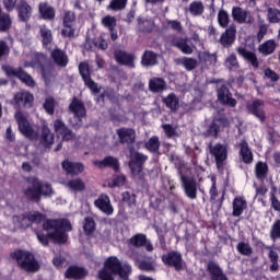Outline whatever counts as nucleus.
I'll return each instance as SVG.
<instances>
[{"label": "nucleus", "instance_id": "obj_1", "mask_svg": "<svg viewBox=\"0 0 280 280\" xmlns=\"http://www.w3.org/2000/svg\"><path fill=\"white\" fill-rule=\"evenodd\" d=\"M44 231H52L48 234L43 232L37 233V240L44 246H49V240L55 244H67L69 242L70 231H73L71 221L69 219H46L43 223Z\"/></svg>", "mask_w": 280, "mask_h": 280}, {"label": "nucleus", "instance_id": "obj_2", "mask_svg": "<svg viewBox=\"0 0 280 280\" xmlns=\"http://www.w3.org/2000/svg\"><path fill=\"white\" fill-rule=\"evenodd\" d=\"M25 183L27 187L23 191L24 198L27 202H35V205H40V200L44 198H49L54 194V188L51 184L43 182V179L36 176L25 177Z\"/></svg>", "mask_w": 280, "mask_h": 280}, {"label": "nucleus", "instance_id": "obj_3", "mask_svg": "<svg viewBox=\"0 0 280 280\" xmlns=\"http://www.w3.org/2000/svg\"><path fill=\"white\" fill-rule=\"evenodd\" d=\"M131 273L132 267L130 265L121 264V260L117 256H109L104 261L103 268L98 271V279L115 280V277H119L122 280H128Z\"/></svg>", "mask_w": 280, "mask_h": 280}, {"label": "nucleus", "instance_id": "obj_4", "mask_svg": "<svg viewBox=\"0 0 280 280\" xmlns=\"http://www.w3.org/2000/svg\"><path fill=\"white\" fill-rule=\"evenodd\" d=\"M10 257L16 260L19 268L24 272H38L40 270V264L30 250L15 249L10 254Z\"/></svg>", "mask_w": 280, "mask_h": 280}, {"label": "nucleus", "instance_id": "obj_5", "mask_svg": "<svg viewBox=\"0 0 280 280\" xmlns=\"http://www.w3.org/2000/svg\"><path fill=\"white\" fill-rule=\"evenodd\" d=\"M2 71L5 73L7 78H16L26 86H31V89L36 86V81H34V78H32V75L21 67L14 68L10 65H4L2 66Z\"/></svg>", "mask_w": 280, "mask_h": 280}, {"label": "nucleus", "instance_id": "obj_6", "mask_svg": "<svg viewBox=\"0 0 280 280\" xmlns=\"http://www.w3.org/2000/svg\"><path fill=\"white\" fill-rule=\"evenodd\" d=\"M145 161H148V155L140 153V152H133L130 155L129 160V168L132 174V176H137L139 180H143L145 178V173H143V165H145Z\"/></svg>", "mask_w": 280, "mask_h": 280}, {"label": "nucleus", "instance_id": "obj_7", "mask_svg": "<svg viewBox=\"0 0 280 280\" xmlns=\"http://www.w3.org/2000/svg\"><path fill=\"white\" fill-rule=\"evenodd\" d=\"M79 74L81 75L84 86H86L92 95H97L102 91V88L91 78V67L89 62L82 61L79 63Z\"/></svg>", "mask_w": 280, "mask_h": 280}, {"label": "nucleus", "instance_id": "obj_8", "mask_svg": "<svg viewBox=\"0 0 280 280\" xmlns=\"http://www.w3.org/2000/svg\"><path fill=\"white\" fill-rule=\"evenodd\" d=\"M178 176L180 178L185 196H187L189 200H196V198H198V182H196V178L183 174L180 168L178 170Z\"/></svg>", "mask_w": 280, "mask_h": 280}, {"label": "nucleus", "instance_id": "obj_9", "mask_svg": "<svg viewBox=\"0 0 280 280\" xmlns=\"http://www.w3.org/2000/svg\"><path fill=\"white\" fill-rule=\"evenodd\" d=\"M162 262L168 268H174L176 272H180L185 266V260H183V254L178 250H171L162 255Z\"/></svg>", "mask_w": 280, "mask_h": 280}, {"label": "nucleus", "instance_id": "obj_10", "mask_svg": "<svg viewBox=\"0 0 280 280\" xmlns=\"http://www.w3.org/2000/svg\"><path fill=\"white\" fill-rule=\"evenodd\" d=\"M15 119L18 121V128L21 135L26 137V139H31V141H34V139H38V132L32 128V125H30V120H27V117L23 115L22 113L15 115Z\"/></svg>", "mask_w": 280, "mask_h": 280}, {"label": "nucleus", "instance_id": "obj_11", "mask_svg": "<svg viewBox=\"0 0 280 280\" xmlns=\"http://www.w3.org/2000/svg\"><path fill=\"white\" fill-rule=\"evenodd\" d=\"M266 106V102L260 98H256L247 102L246 110L249 115H254L261 124L266 121V110L264 109Z\"/></svg>", "mask_w": 280, "mask_h": 280}, {"label": "nucleus", "instance_id": "obj_12", "mask_svg": "<svg viewBox=\"0 0 280 280\" xmlns=\"http://www.w3.org/2000/svg\"><path fill=\"white\" fill-rule=\"evenodd\" d=\"M209 150L210 154L214 158L217 170H222V167H224V161L229 159L226 145L222 143L210 144Z\"/></svg>", "mask_w": 280, "mask_h": 280}, {"label": "nucleus", "instance_id": "obj_13", "mask_svg": "<svg viewBox=\"0 0 280 280\" xmlns=\"http://www.w3.org/2000/svg\"><path fill=\"white\" fill-rule=\"evenodd\" d=\"M13 102L16 108H32L34 106V94L27 90H22L14 94Z\"/></svg>", "mask_w": 280, "mask_h": 280}, {"label": "nucleus", "instance_id": "obj_14", "mask_svg": "<svg viewBox=\"0 0 280 280\" xmlns=\"http://www.w3.org/2000/svg\"><path fill=\"white\" fill-rule=\"evenodd\" d=\"M217 97L222 106H230L235 108L237 106V100L233 98L231 90L224 84H222L217 91Z\"/></svg>", "mask_w": 280, "mask_h": 280}, {"label": "nucleus", "instance_id": "obj_15", "mask_svg": "<svg viewBox=\"0 0 280 280\" xmlns=\"http://www.w3.org/2000/svg\"><path fill=\"white\" fill-rule=\"evenodd\" d=\"M254 246H256L257 248H266L267 250H269L268 259L271 264L269 266V270L270 272H279V253L271 249L270 246L264 244V241L261 240H256Z\"/></svg>", "mask_w": 280, "mask_h": 280}, {"label": "nucleus", "instance_id": "obj_16", "mask_svg": "<svg viewBox=\"0 0 280 280\" xmlns=\"http://www.w3.org/2000/svg\"><path fill=\"white\" fill-rule=\"evenodd\" d=\"M54 128L57 137H61L62 141H73L75 133L71 130L62 119H56L54 121Z\"/></svg>", "mask_w": 280, "mask_h": 280}, {"label": "nucleus", "instance_id": "obj_17", "mask_svg": "<svg viewBox=\"0 0 280 280\" xmlns=\"http://www.w3.org/2000/svg\"><path fill=\"white\" fill-rule=\"evenodd\" d=\"M237 40V26L231 24L220 36L219 43L222 47H233Z\"/></svg>", "mask_w": 280, "mask_h": 280}, {"label": "nucleus", "instance_id": "obj_18", "mask_svg": "<svg viewBox=\"0 0 280 280\" xmlns=\"http://www.w3.org/2000/svg\"><path fill=\"white\" fill-rule=\"evenodd\" d=\"M69 110L77 117L79 126H82V119L86 117V106H84V102L74 96L69 105Z\"/></svg>", "mask_w": 280, "mask_h": 280}, {"label": "nucleus", "instance_id": "obj_19", "mask_svg": "<svg viewBox=\"0 0 280 280\" xmlns=\"http://www.w3.org/2000/svg\"><path fill=\"white\" fill-rule=\"evenodd\" d=\"M129 244L131 246H135V248H145L148 253H152L154 250V246L152 245V242L148 240V235L143 233H137L133 236L129 238Z\"/></svg>", "mask_w": 280, "mask_h": 280}, {"label": "nucleus", "instance_id": "obj_20", "mask_svg": "<svg viewBox=\"0 0 280 280\" xmlns=\"http://www.w3.org/2000/svg\"><path fill=\"white\" fill-rule=\"evenodd\" d=\"M50 58L56 67L59 69H66L69 66V55L67 51L56 47L50 51Z\"/></svg>", "mask_w": 280, "mask_h": 280}, {"label": "nucleus", "instance_id": "obj_21", "mask_svg": "<svg viewBox=\"0 0 280 280\" xmlns=\"http://www.w3.org/2000/svg\"><path fill=\"white\" fill-rule=\"evenodd\" d=\"M114 58L117 65L129 67V69H135V55L128 54L126 50L116 49L114 50Z\"/></svg>", "mask_w": 280, "mask_h": 280}, {"label": "nucleus", "instance_id": "obj_22", "mask_svg": "<svg viewBox=\"0 0 280 280\" xmlns=\"http://www.w3.org/2000/svg\"><path fill=\"white\" fill-rule=\"evenodd\" d=\"M116 135L118 136L119 143L122 145L127 143V145H132L137 140V132L132 128L121 127L116 130Z\"/></svg>", "mask_w": 280, "mask_h": 280}, {"label": "nucleus", "instance_id": "obj_23", "mask_svg": "<svg viewBox=\"0 0 280 280\" xmlns=\"http://www.w3.org/2000/svg\"><path fill=\"white\" fill-rule=\"evenodd\" d=\"M171 47H176L182 54H186L187 56H190V54H194V48L189 46L187 43V37H180L177 35H173L170 39Z\"/></svg>", "mask_w": 280, "mask_h": 280}, {"label": "nucleus", "instance_id": "obj_24", "mask_svg": "<svg viewBox=\"0 0 280 280\" xmlns=\"http://www.w3.org/2000/svg\"><path fill=\"white\" fill-rule=\"evenodd\" d=\"M94 206L106 215H113V213H115V209L110 203V197H108L106 194L100 195L98 198L94 201Z\"/></svg>", "mask_w": 280, "mask_h": 280}, {"label": "nucleus", "instance_id": "obj_25", "mask_svg": "<svg viewBox=\"0 0 280 280\" xmlns=\"http://www.w3.org/2000/svg\"><path fill=\"white\" fill-rule=\"evenodd\" d=\"M236 52L238 56H241V58L249 62L253 69H259V59L257 58V54H255V51L248 50L246 46H240L236 48Z\"/></svg>", "mask_w": 280, "mask_h": 280}, {"label": "nucleus", "instance_id": "obj_26", "mask_svg": "<svg viewBox=\"0 0 280 280\" xmlns=\"http://www.w3.org/2000/svg\"><path fill=\"white\" fill-rule=\"evenodd\" d=\"M16 12H18L19 21H21L22 23H27V21L32 19L33 9H32V5L27 3V1L21 0L16 4Z\"/></svg>", "mask_w": 280, "mask_h": 280}, {"label": "nucleus", "instance_id": "obj_27", "mask_svg": "<svg viewBox=\"0 0 280 280\" xmlns=\"http://www.w3.org/2000/svg\"><path fill=\"white\" fill-rule=\"evenodd\" d=\"M38 14L43 21H56V8L51 7L49 2H39Z\"/></svg>", "mask_w": 280, "mask_h": 280}, {"label": "nucleus", "instance_id": "obj_28", "mask_svg": "<svg viewBox=\"0 0 280 280\" xmlns=\"http://www.w3.org/2000/svg\"><path fill=\"white\" fill-rule=\"evenodd\" d=\"M248 209V201L242 196H237L232 201V215L233 218H240Z\"/></svg>", "mask_w": 280, "mask_h": 280}, {"label": "nucleus", "instance_id": "obj_29", "mask_svg": "<svg viewBox=\"0 0 280 280\" xmlns=\"http://www.w3.org/2000/svg\"><path fill=\"white\" fill-rule=\"evenodd\" d=\"M89 271L84 267L71 265L67 268L65 272L66 279L80 280L88 277Z\"/></svg>", "mask_w": 280, "mask_h": 280}, {"label": "nucleus", "instance_id": "obj_30", "mask_svg": "<svg viewBox=\"0 0 280 280\" xmlns=\"http://www.w3.org/2000/svg\"><path fill=\"white\" fill-rule=\"evenodd\" d=\"M39 143L45 150H51L54 145V133L47 125H43L39 136Z\"/></svg>", "mask_w": 280, "mask_h": 280}, {"label": "nucleus", "instance_id": "obj_31", "mask_svg": "<svg viewBox=\"0 0 280 280\" xmlns=\"http://www.w3.org/2000/svg\"><path fill=\"white\" fill-rule=\"evenodd\" d=\"M61 165L62 170H65V172L71 176H80V174L84 172V164L81 162H71L69 160H65Z\"/></svg>", "mask_w": 280, "mask_h": 280}, {"label": "nucleus", "instance_id": "obj_32", "mask_svg": "<svg viewBox=\"0 0 280 280\" xmlns=\"http://www.w3.org/2000/svg\"><path fill=\"white\" fill-rule=\"evenodd\" d=\"M240 158L241 161L245 163V165H250L253 161H255V156L253 155V151L250 150V147L248 145V141L242 140L240 142Z\"/></svg>", "mask_w": 280, "mask_h": 280}, {"label": "nucleus", "instance_id": "obj_33", "mask_svg": "<svg viewBox=\"0 0 280 280\" xmlns=\"http://www.w3.org/2000/svg\"><path fill=\"white\" fill-rule=\"evenodd\" d=\"M94 165H96V167H100V170H104V168L108 167L109 170L119 172V159H117L113 155H107L101 161H95Z\"/></svg>", "mask_w": 280, "mask_h": 280}, {"label": "nucleus", "instance_id": "obj_34", "mask_svg": "<svg viewBox=\"0 0 280 280\" xmlns=\"http://www.w3.org/2000/svg\"><path fill=\"white\" fill-rule=\"evenodd\" d=\"M149 91L151 93H163L167 91V82L163 78H152L149 81Z\"/></svg>", "mask_w": 280, "mask_h": 280}, {"label": "nucleus", "instance_id": "obj_35", "mask_svg": "<svg viewBox=\"0 0 280 280\" xmlns=\"http://www.w3.org/2000/svg\"><path fill=\"white\" fill-rule=\"evenodd\" d=\"M162 102L166 108L171 109V113H178V109L180 108V101L174 92L167 94V96L164 97Z\"/></svg>", "mask_w": 280, "mask_h": 280}, {"label": "nucleus", "instance_id": "obj_36", "mask_svg": "<svg viewBox=\"0 0 280 280\" xmlns=\"http://www.w3.org/2000/svg\"><path fill=\"white\" fill-rule=\"evenodd\" d=\"M142 67H156L159 65V54L153 50H144L141 57Z\"/></svg>", "mask_w": 280, "mask_h": 280}, {"label": "nucleus", "instance_id": "obj_37", "mask_svg": "<svg viewBox=\"0 0 280 280\" xmlns=\"http://www.w3.org/2000/svg\"><path fill=\"white\" fill-rule=\"evenodd\" d=\"M207 269L211 276V280H229V277L224 275V271H222V268L218 264L209 261Z\"/></svg>", "mask_w": 280, "mask_h": 280}, {"label": "nucleus", "instance_id": "obj_38", "mask_svg": "<svg viewBox=\"0 0 280 280\" xmlns=\"http://www.w3.org/2000/svg\"><path fill=\"white\" fill-rule=\"evenodd\" d=\"M39 35L42 38V45L45 49L54 43V33H51V30L47 27V25H42L39 28Z\"/></svg>", "mask_w": 280, "mask_h": 280}, {"label": "nucleus", "instance_id": "obj_39", "mask_svg": "<svg viewBox=\"0 0 280 280\" xmlns=\"http://www.w3.org/2000/svg\"><path fill=\"white\" fill-rule=\"evenodd\" d=\"M277 49V42L275 39H268L258 46V51L262 56H270L275 54Z\"/></svg>", "mask_w": 280, "mask_h": 280}, {"label": "nucleus", "instance_id": "obj_40", "mask_svg": "<svg viewBox=\"0 0 280 280\" xmlns=\"http://www.w3.org/2000/svg\"><path fill=\"white\" fill-rule=\"evenodd\" d=\"M269 171L268 163L261 161L257 162L255 166V176L257 180H266Z\"/></svg>", "mask_w": 280, "mask_h": 280}, {"label": "nucleus", "instance_id": "obj_41", "mask_svg": "<svg viewBox=\"0 0 280 280\" xmlns=\"http://www.w3.org/2000/svg\"><path fill=\"white\" fill-rule=\"evenodd\" d=\"M144 148L151 152L152 154H158L159 150H161V141L158 136H152L145 143Z\"/></svg>", "mask_w": 280, "mask_h": 280}, {"label": "nucleus", "instance_id": "obj_42", "mask_svg": "<svg viewBox=\"0 0 280 280\" xmlns=\"http://www.w3.org/2000/svg\"><path fill=\"white\" fill-rule=\"evenodd\" d=\"M137 267L139 270H142V272H153L155 265L152 257H147L145 259L137 260Z\"/></svg>", "mask_w": 280, "mask_h": 280}, {"label": "nucleus", "instance_id": "obj_43", "mask_svg": "<svg viewBox=\"0 0 280 280\" xmlns=\"http://www.w3.org/2000/svg\"><path fill=\"white\" fill-rule=\"evenodd\" d=\"M12 27V18L9 13H2L0 8V32H10Z\"/></svg>", "mask_w": 280, "mask_h": 280}, {"label": "nucleus", "instance_id": "obj_44", "mask_svg": "<svg viewBox=\"0 0 280 280\" xmlns=\"http://www.w3.org/2000/svg\"><path fill=\"white\" fill-rule=\"evenodd\" d=\"M177 65H182L186 71H194L198 67V60L191 57H184L178 59Z\"/></svg>", "mask_w": 280, "mask_h": 280}, {"label": "nucleus", "instance_id": "obj_45", "mask_svg": "<svg viewBox=\"0 0 280 280\" xmlns=\"http://www.w3.org/2000/svg\"><path fill=\"white\" fill-rule=\"evenodd\" d=\"M248 16V13L240 8V7H233L232 9V19L236 21V23H244Z\"/></svg>", "mask_w": 280, "mask_h": 280}, {"label": "nucleus", "instance_id": "obj_46", "mask_svg": "<svg viewBox=\"0 0 280 280\" xmlns=\"http://www.w3.org/2000/svg\"><path fill=\"white\" fill-rule=\"evenodd\" d=\"M188 10L192 16H202L205 14V4H202V1H192Z\"/></svg>", "mask_w": 280, "mask_h": 280}, {"label": "nucleus", "instance_id": "obj_47", "mask_svg": "<svg viewBox=\"0 0 280 280\" xmlns=\"http://www.w3.org/2000/svg\"><path fill=\"white\" fill-rule=\"evenodd\" d=\"M218 121H222V118L211 121L205 132V137H214V139H218V135H220V125L218 124Z\"/></svg>", "mask_w": 280, "mask_h": 280}, {"label": "nucleus", "instance_id": "obj_48", "mask_svg": "<svg viewBox=\"0 0 280 280\" xmlns=\"http://www.w3.org/2000/svg\"><path fill=\"white\" fill-rule=\"evenodd\" d=\"M95 220L92 217H85L83 221V231L85 235H93L96 229Z\"/></svg>", "mask_w": 280, "mask_h": 280}, {"label": "nucleus", "instance_id": "obj_49", "mask_svg": "<svg viewBox=\"0 0 280 280\" xmlns=\"http://www.w3.org/2000/svg\"><path fill=\"white\" fill-rule=\"evenodd\" d=\"M126 5H128V0H110L109 4L106 7V10L119 12L120 10H126Z\"/></svg>", "mask_w": 280, "mask_h": 280}, {"label": "nucleus", "instance_id": "obj_50", "mask_svg": "<svg viewBox=\"0 0 280 280\" xmlns=\"http://www.w3.org/2000/svg\"><path fill=\"white\" fill-rule=\"evenodd\" d=\"M67 187L70 188L71 191H84V189H86V185L79 177L68 180Z\"/></svg>", "mask_w": 280, "mask_h": 280}, {"label": "nucleus", "instance_id": "obj_51", "mask_svg": "<svg viewBox=\"0 0 280 280\" xmlns=\"http://www.w3.org/2000/svg\"><path fill=\"white\" fill-rule=\"evenodd\" d=\"M267 21L268 23H280V10L277 8H267Z\"/></svg>", "mask_w": 280, "mask_h": 280}, {"label": "nucleus", "instance_id": "obj_52", "mask_svg": "<svg viewBox=\"0 0 280 280\" xmlns=\"http://www.w3.org/2000/svg\"><path fill=\"white\" fill-rule=\"evenodd\" d=\"M13 220L20 224L21 229H30V226H32V221L27 212L26 214L13 215Z\"/></svg>", "mask_w": 280, "mask_h": 280}, {"label": "nucleus", "instance_id": "obj_53", "mask_svg": "<svg viewBox=\"0 0 280 280\" xmlns=\"http://www.w3.org/2000/svg\"><path fill=\"white\" fill-rule=\"evenodd\" d=\"M139 28L144 33V34H150L152 30H154V22L150 20H143V18H138L137 19Z\"/></svg>", "mask_w": 280, "mask_h": 280}, {"label": "nucleus", "instance_id": "obj_54", "mask_svg": "<svg viewBox=\"0 0 280 280\" xmlns=\"http://www.w3.org/2000/svg\"><path fill=\"white\" fill-rule=\"evenodd\" d=\"M229 23H231L229 12H226L224 9H220L218 13V24L220 27L226 28L229 27Z\"/></svg>", "mask_w": 280, "mask_h": 280}, {"label": "nucleus", "instance_id": "obj_55", "mask_svg": "<svg viewBox=\"0 0 280 280\" xmlns=\"http://www.w3.org/2000/svg\"><path fill=\"white\" fill-rule=\"evenodd\" d=\"M102 25H104V27H107L109 32H113V30L117 27V19L113 15H105L102 19Z\"/></svg>", "mask_w": 280, "mask_h": 280}, {"label": "nucleus", "instance_id": "obj_56", "mask_svg": "<svg viewBox=\"0 0 280 280\" xmlns=\"http://www.w3.org/2000/svg\"><path fill=\"white\" fill-rule=\"evenodd\" d=\"M236 249L241 255H244L245 257H250V255H253V247L248 243L240 242L236 245Z\"/></svg>", "mask_w": 280, "mask_h": 280}, {"label": "nucleus", "instance_id": "obj_57", "mask_svg": "<svg viewBox=\"0 0 280 280\" xmlns=\"http://www.w3.org/2000/svg\"><path fill=\"white\" fill-rule=\"evenodd\" d=\"M61 30V36L63 38H75V26L73 24H63Z\"/></svg>", "mask_w": 280, "mask_h": 280}, {"label": "nucleus", "instance_id": "obj_58", "mask_svg": "<svg viewBox=\"0 0 280 280\" xmlns=\"http://www.w3.org/2000/svg\"><path fill=\"white\" fill-rule=\"evenodd\" d=\"M121 200L125 205H128V207H133L137 205V195L131 194L130 191H124L121 194Z\"/></svg>", "mask_w": 280, "mask_h": 280}, {"label": "nucleus", "instance_id": "obj_59", "mask_svg": "<svg viewBox=\"0 0 280 280\" xmlns=\"http://www.w3.org/2000/svg\"><path fill=\"white\" fill-rule=\"evenodd\" d=\"M166 26L176 34H183V24L178 20H167Z\"/></svg>", "mask_w": 280, "mask_h": 280}, {"label": "nucleus", "instance_id": "obj_60", "mask_svg": "<svg viewBox=\"0 0 280 280\" xmlns=\"http://www.w3.org/2000/svg\"><path fill=\"white\" fill-rule=\"evenodd\" d=\"M44 109L48 115H54L56 110V100L54 97H48L44 102Z\"/></svg>", "mask_w": 280, "mask_h": 280}, {"label": "nucleus", "instance_id": "obj_61", "mask_svg": "<svg viewBox=\"0 0 280 280\" xmlns=\"http://www.w3.org/2000/svg\"><path fill=\"white\" fill-rule=\"evenodd\" d=\"M271 240H280V219L276 220L270 231Z\"/></svg>", "mask_w": 280, "mask_h": 280}, {"label": "nucleus", "instance_id": "obj_62", "mask_svg": "<svg viewBox=\"0 0 280 280\" xmlns=\"http://www.w3.org/2000/svg\"><path fill=\"white\" fill-rule=\"evenodd\" d=\"M8 56H10V45H8V42L0 39V60L8 58Z\"/></svg>", "mask_w": 280, "mask_h": 280}, {"label": "nucleus", "instance_id": "obj_63", "mask_svg": "<svg viewBox=\"0 0 280 280\" xmlns=\"http://www.w3.org/2000/svg\"><path fill=\"white\" fill-rule=\"evenodd\" d=\"M75 23V13L73 11H66L62 19V25H73Z\"/></svg>", "mask_w": 280, "mask_h": 280}, {"label": "nucleus", "instance_id": "obj_64", "mask_svg": "<svg viewBox=\"0 0 280 280\" xmlns=\"http://www.w3.org/2000/svg\"><path fill=\"white\" fill-rule=\"evenodd\" d=\"M230 69H240V61H237V56L235 52H232L225 60Z\"/></svg>", "mask_w": 280, "mask_h": 280}]
</instances>
